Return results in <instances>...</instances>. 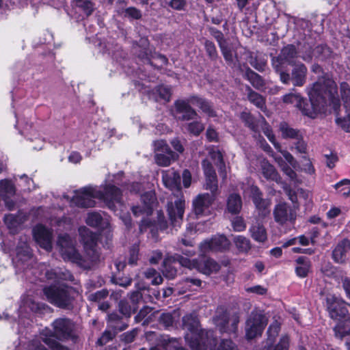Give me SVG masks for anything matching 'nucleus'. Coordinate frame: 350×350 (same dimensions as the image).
I'll return each instance as SVG.
<instances>
[{"instance_id": "obj_1", "label": "nucleus", "mask_w": 350, "mask_h": 350, "mask_svg": "<svg viewBox=\"0 0 350 350\" xmlns=\"http://www.w3.org/2000/svg\"><path fill=\"white\" fill-rule=\"evenodd\" d=\"M182 322L183 327L190 332V334H187L185 336V339L189 341V345L192 350L213 349L216 344L213 332L201 329L199 319L196 313L185 315Z\"/></svg>"}, {"instance_id": "obj_2", "label": "nucleus", "mask_w": 350, "mask_h": 350, "mask_svg": "<svg viewBox=\"0 0 350 350\" xmlns=\"http://www.w3.org/2000/svg\"><path fill=\"white\" fill-rule=\"evenodd\" d=\"M330 81L322 82L321 79L315 82L308 91L310 103L304 98L298 109L302 114L310 118H315L318 114L324 113L327 107V98L329 96L330 92L327 86Z\"/></svg>"}, {"instance_id": "obj_3", "label": "nucleus", "mask_w": 350, "mask_h": 350, "mask_svg": "<svg viewBox=\"0 0 350 350\" xmlns=\"http://www.w3.org/2000/svg\"><path fill=\"white\" fill-rule=\"evenodd\" d=\"M42 291L46 300L55 307L69 311L74 309L79 295L75 287L61 282L46 286Z\"/></svg>"}, {"instance_id": "obj_4", "label": "nucleus", "mask_w": 350, "mask_h": 350, "mask_svg": "<svg viewBox=\"0 0 350 350\" xmlns=\"http://www.w3.org/2000/svg\"><path fill=\"white\" fill-rule=\"evenodd\" d=\"M162 181L163 185L170 190H175L178 193L180 198L174 202V206L172 203L168 206V215L172 224L176 226L179 223V220H182L185 211V200L183 199L181 192V183L180 174L174 168L167 170H163Z\"/></svg>"}, {"instance_id": "obj_5", "label": "nucleus", "mask_w": 350, "mask_h": 350, "mask_svg": "<svg viewBox=\"0 0 350 350\" xmlns=\"http://www.w3.org/2000/svg\"><path fill=\"white\" fill-rule=\"evenodd\" d=\"M139 291H133L130 294L128 299H121L118 303V310L120 314L130 319L132 314L137 312L140 301L144 303L153 302V297L150 294V288H146L139 283L136 284Z\"/></svg>"}, {"instance_id": "obj_6", "label": "nucleus", "mask_w": 350, "mask_h": 350, "mask_svg": "<svg viewBox=\"0 0 350 350\" xmlns=\"http://www.w3.org/2000/svg\"><path fill=\"white\" fill-rule=\"evenodd\" d=\"M215 326L221 333L236 334L240 317L237 313L229 314L224 307H218L213 318Z\"/></svg>"}, {"instance_id": "obj_7", "label": "nucleus", "mask_w": 350, "mask_h": 350, "mask_svg": "<svg viewBox=\"0 0 350 350\" xmlns=\"http://www.w3.org/2000/svg\"><path fill=\"white\" fill-rule=\"evenodd\" d=\"M292 66L291 72L284 70L278 73L280 81L284 85H292L295 87H303L307 81L308 68L302 62H297Z\"/></svg>"}, {"instance_id": "obj_8", "label": "nucleus", "mask_w": 350, "mask_h": 350, "mask_svg": "<svg viewBox=\"0 0 350 350\" xmlns=\"http://www.w3.org/2000/svg\"><path fill=\"white\" fill-rule=\"evenodd\" d=\"M51 326L53 335L59 340H68L76 337L75 333V323L69 318H57L53 321Z\"/></svg>"}, {"instance_id": "obj_9", "label": "nucleus", "mask_w": 350, "mask_h": 350, "mask_svg": "<svg viewBox=\"0 0 350 350\" xmlns=\"http://www.w3.org/2000/svg\"><path fill=\"white\" fill-rule=\"evenodd\" d=\"M267 324L266 317L260 312L252 311L245 323V336L251 340L261 336Z\"/></svg>"}, {"instance_id": "obj_10", "label": "nucleus", "mask_w": 350, "mask_h": 350, "mask_svg": "<svg viewBox=\"0 0 350 350\" xmlns=\"http://www.w3.org/2000/svg\"><path fill=\"white\" fill-rule=\"evenodd\" d=\"M298 56V51L293 44H288L284 46L278 56L273 57L271 59V64L278 74V72L286 70L285 64H288L293 66L296 64L294 60Z\"/></svg>"}, {"instance_id": "obj_11", "label": "nucleus", "mask_w": 350, "mask_h": 350, "mask_svg": "<svg viewBox=\"0 0 350 350\" xmlns=\"http://www.w3.org/2000/svg\"><path fill=\"white\" fill-rule=\"evenodd\" d=\"M122 198V190L111 183L106 184L103 190H96V198L103 201L112 210L116 208V203L120 202Z\"/></svg>"}, {"instance_id": "obj_12", "label": "nucleus", "mask_w": 350, "mask_h": 350, "mask_svg": "<svg viewBox=\"0 0 350 350\" xmlns=\"http://www.w3.org/2000/svg\"><path fill=\"white\" fill-rule=\"evenodd\" d=\"M75 195L71 199V203L79 208L94 207L96 190L91 186L82 187L75 191Z\"/></svg>"}, {"instance_id": "obj_13", "label": "nucleus", "mask_w": 350, "mask_h": 350, "mask_svg": "<svg viewBox=\"0 0 350 350\" xmlns=\"http://www.w3.org/2000/svg\"><path fill=\"white\" fill-rule=\"evenodd\" d=\"M58 243L61 245V254L65 260L70 261L79 266L85 262L83 256L72 244L68 236L59 237Z\"/></svg>"}, {"instance_id": "obj_14", "label": "nucleus", "mask_w": 350, "mask_h": 350, "mask_svg": "<svg viewBox=\"0 0 350 350\" xmlns=\"http://www.w3.org/2000/svg\"><path fill=\"white\" fill-rule=\"evenodd\" d=\"M326 303L329 315L334 320H341L349 314L345 301L335 295H328Z\"/></svg>"}, {"instance_id": "obj_15", "label": "nucleus", "mask_w": 350, "mask_h": 350, "mask_svg": "<svg viewBox=\"0 0 350 350\" xmlns=\"http://www.w3.org/2000/svg\"><path fill=\"white\" fill-rule=\"evenodd\" d=\"M230 242L224 235H215L209 241L202 242L200 245V252L206 254L209 252H224L229 250Z\"/></svg>"}, {"instance_id": "obj_16", "label": "nucleus", "mask_w": 350, "mask_h": 350, "mask_svg": "<svg viewBox=\"0 0 350 350\" xmlns=\"http://www.w3.org/2000/svg\"><path fill=\"white\" fill-rule=\"evenodd\" d=\"M187 100L178 99L174 102L175 117L179 121H189L196 119L198 115Z\"/></svg>"}, {"instance_id": "obj_17", "label": "nucleus", "mask_w": 350, "mask_h": 350, "mask_svg": "<svg viewBox=\"0 0 350 350\" xmlns=\"http://www.w3.org/2000/svg\"><path fill=\"white\" fill-rule=\"evenodd\" d=\"M273 215L274 220L280 225L287 222L293 223L296 219V212L286 202H280L275 205Z\"/></svg>"}, {"instance_id": "obj_18", "label": "nucleus", "mask_w": 350, "mask_h": 350, "mask_svg": "<svg viewBox=\"0 0 350 350\" xmlns=\"http://www.w3.org/2000/svg\"><path fill=\"white\" fill-rule=\"evenodd\" d=\"M161 150L162 152L157 153L155 156V161L160 166H168L172 161L178 158V155L174 153L167 146L166 142L163 140L154 142V150Z\"/></svg>"}, {"instance_id": "obj_19", "label": "nucleus", "mask_w": 350, "mask_h": 350, "mask_svg": "<svg viewBox=\"0 0 350 350\" xmlns=\"http://www.w3.org/2000/svg\"><path fill=\"white\" fill-rule=\"evenodd\" d=\"M33 237L42 248L46 250H51L53 234L44 225H36L33 229Z\"/></svg>"}, {"instance_id": "obj_20", "label": "nucleus", "mask_w": 350, "mask_h": 350, "mask_svg": "<svg viewBox=\"0 0 350 350\" xmlns=\"http://www.w3.org/2000/svg\"><path fill=\"white\" fill-rule=\"evenodd\" d=\"M215 197L208 193H200L193 200V211L197 217L206 214L215 200Z\"/></svg>"}, {"instance_id": "obj_21", "label": "nucleus", "mask_w": 350, "mask_h": 350, "mask_svg": "<svg viewBox=\"0 0 350 350\" xmlns=\"http://www.w3.org/2000/svg\"><path fill=\"white\" fill-rule=\"evenodd\" d=\"M80 241L83 245V248L87 254H94L97 246L98 236L96 233L91 231L85 226H81L79 228Z\"/></svg>"}, {"instance_id": "obj_22", "label": "nucleus", "mask_w": 350, "mask_h": 350, "mask_svg": "<svg viewBox=\"0 0 350 350\" xmlns=\"http://www.w3.org/2000/svg\"><path fill=\"white\" fill-rule=\"evenodd\" d=\"M106 321L107 328L118 333L125 330L129 325V319L117 310L108 313Z\"/></svg>"}, {"instance_id": "obj_23", "label": "nucleus", "mask_w": 350, "mask_h": 350, "mask_svg": "<svg viewBox=\"0 0 350 350\" xmlns=\"http://www.w3.org/2000/svg\"><path fill=\"white\" fill-rule=\"evenodd\" d=\"M196 269L206 275L217 273L219 271L220 265L213 259L205 256L198 259Z\"/></svg>"}, {"instance_id": "obj_24", "label": "nucleus", "mask_w": 350, "mask_h": 350, "mask_svg": "<svg viewBox=\"0 0 350 350\" xmlns=\"http://www.w3.org/2000/svg\"><path fill=\"white\" fill-rule=\"evenodd\" d=\"M141 200L144 204L143 208L135 206L132 208L134 215L137 213H146L152 215L153 213V191L145 192L141 196Z\"/></svg>"}, {"instance_id": "obj_25", "label": "nucleus", "mask_w": 350, "mask_h": 350, "mask_svg": "<svg viewBox=\"0 0 350 350\" xmlns=\"http://www.w3.org/2000/svg\"><path fill=\"white\" fill-rule=\"evenodd\" d=\"M350 250V241L342 239L336 246L332 252L334 260L338 263H343L346 260L347 253Z\"/></svg>"}, {"instance_id": "obj_26", "label": "nucleus", "mask_w": 350, "mask_h": 350, "mask_svg": "<svg viewBox=\"0 0 350 350\" xmlns=\"http://www.w3.org/2000/svg\"><path fill=\"white\" fill-rule=\"evenodd\" d=\"M260 169L263 176L267 179L279 182L281 179L275 167L267 160L263 159L260 161Z\"/></svg>"}, {"instance_id": "obj_27", "label": "nucleus", "mask_w": 350, "mask_h": 350, "mask_svg": "<svg viewBox=\"0 0 350 350\" xmlns=\"http://www.w3.org/2000/svg\"><path fill=\"white\" fill-rule=\"evenodd\" d=\"M336 337L342 339L350 334V314H347L342 319L338 320V323L334 327Z\"/></svg>"}, {"instance_id": "obj_28", "label": "nucleus", "mask_w": 350, "mask_h": 350, "mask_svg": "<svg viewBox=\"0 0 350 350\" xmlns=\"http://www.w3.org/2000/svg\"><path fill=\"white\" fill-rule=\"evenodd\" d=\"M189 100L193 105H197L202 111L207 114L209 117H216V111L213 109L212 105L206 100L196 96L189 97Z\"/></svg>"}, {"instance_id": "obj_29", "label": "nucleus", "mask_w": 350, "mask_h": 350, "mask_svg": "<svg viewBox=\"0 0 350 350\" xmlns=\"http://www.w3.org/2000/svg\"><path fill=\"white\" fill-rule=\"evenodd\" d=\"M333 107L336 116V123L340 126L345 131L350 133V115L347 114L345 117H340L338 109L340 105L338 99L333 100Z\"/></svg>"}, {"instance_id": "obj_30", "label": "nucleus", "mask_w": 350, "mask_h": 350, "mask_svg": "<svg viewBox=\"0 0 350 350\" xmlns=\"http://www.w3.org/2000/svg\"><path fill=\"white\" fill-rule=\"evenodd\" d=\"M246 90L247 92V97L250 102L262 111H265V98L260 94L254 92L250 86L246 87Z\"/></svg>"}, {"instance_id": "obj_31", "label": "nucleus", "mask_w": 350, "mask_h": 350, "mask_svg": "<svg viewBox=\"0 0 350 350\" xmlns=\"http://www.w3.org/2000/svg\"><path fill=\"white\" fill-rule=\"evenodd\" d=\"M251 237L256 241L260 243L265 242L267 239V231L262 224L256 221L250 228Z\"/></svg>"}, {"instance_id": "obj_32", "label": "nucleus", "mask_w": 350, "mask_h": 350, "mask_svg": "<svg viewBox=\"0 0 350 350\" xmlns=\"http://www.w3.org/2000/svg\"><path fill=\"white\" fill-rule=\"evenodd\" d=\"M232 241L239 254H247L252 248L250 240L244 236H235Z\"/></svg>"}, {"instance_id": "obj_33", "label": "nucleus", "mask_w": 350, "mask_h": 350, "mask_svg": "<svg viewBox=\"0 0 350 350\" xmlns=\"http://www.w3.org/2000/svg\"><path fill=\"white\" fill-rule=\"evenodd\" d=\"M252 200L256 207L262 211H266L270 206V201L262 198V193L256 187L252 188Z\"/></svg>"}, {"instance_id": "obj_34", "label": "nucleus", "mask_w": 350, "mask_h": 350, "mask_svg": "<svg viewBox=\"0 0 350 350\" xmlns=\"http://www.w3.org/2000/svg\"><path fill=\"white\" fill-rule=\"evenodd\" d=\"M134 85L141 94V98L143 102L147 103L153 97V89L150 84L146 85L144 82L134 81Z\"/></svg>"}, {"instance_id": "obj_35", "label": "nucleus", "mask_w": 350, "mask_h": 350, "mask_svg": "<svg viewBox=\"0 0 350 350\" xmlns=\"http://www.w3.org/2000/svg\"><path fill=\"white\" fill-rule=\"evenodd\" d=\"M296 263L295 271L297 275L301 278L306 277L311 267L310 260L305 256H299L297 258Z\"/></svg>"}, {"instance_id": "obj_36", "label": "nucleus", "mask_w": 350, "mask_h": 350, "mask_svg": "<svg viewBox=\"0 0 350 350\" xmlns=\"http://www.w3.org/2000/svg\"><path fill=\"white\" fill-rule=\"evenodd\" d=\"M152 309L153 308L148 306H144L135 317V321L136 323L142 321L143 326L149 325L153 319V313L150 314Z\"/></svg>"}, {"instance_id": "obj_37", "label": "nucleus", "mask_w": 350, "mask_h": 350, "mask_svg": "<svg viewBox=\"0 0 350 350\" xmlns=\"http://www.w3.org/2000/svg\"><path fill=\"white\" fill-rule=\"evenodd\" d=\"M172 96V89L168 85H161L157 88L156 92H154V97L156 100L166 103H168Z\"/></svg>"}, {"instance_id": "obj_38", "label": "nucleus", "mask_w": 350, "mask_h": 350, "mask_svg": "<svg viewBox=\"0 0 350 350\" xmlns=\"http://www.w3.org/2000/svg\"><path fill=\"white\" fill-rule=\"evenodd\" d=\"M193 121L186 123L183 128L190 135L199 136L204 130V124L198 120H192Z\"/></svg>"}, {"instance_id": "obj_39", "label": "nucleus", "mask_w": 350, "mask_h": 350, "mask_svg": "<svg viewBox=\"0 0 350 350\" xmlns=\"http://www.w3.org/2000/svg\"><path fill=\"white\" fill-rule=\"evenodd\" d=\"M280 131L284 139H293L299 137L302 134L300 130L294 129L286 122H283L280 124Z\"/></svg>"}, {"instance_id": "obj_40", "label": "nucleus", "mask_w": 350, "mask_h": 350, "mask_svg": "<svg viewBox=\"0 0 350 350\" xmlns=\"http://www.w3.org/2000/svg\"><path fill=\"white\" fill-rule=\"evenodd\" d=\"M242 207V201L239 194L232 193L229 196L227 200V209L233 214L238 213Z\"/></svg>"}, {"instance_id": "obj_41", "label": "nucleus", "mask_w": 350, "mask_h": 350, "mask_svg": "<svg viewBox=\"0 0 350 350\" xmlns=\"http://www.w3.org/2000/svg\"><path fill=\"white\" fill-rule=\"evenodd\" d=\"M245 75L254 88L260 90L265 86V81L262 78L250 68H247Z\"/></svg>"}, {"instance_id": "obj_42", "label": "nucleus", "mask_w": 350, "mask_h": 350, "mask_svg": "<svg viewBox=\"0 0 350 350\" xmlns=\"http://www.w3.org/2000/svg\"><path fill=\"white\" fill-rule=\"evenodd\" d=\"M240 118L252 131L258 132V118L256 119L250 113L246 111L241 113Z\"/></svg>"}, {"instance_id": "obj_43", "label": "nucleus", "mask_w": 350, "mask_h": 350, "mask_svg": "<svg viewBox=\"0 0 350 350\" xmlns=\"http://www.w3.org/2000/svg\"><path fill=\"white\" fill-rule=\"evenodd\" d=\"M85 223L88 226L93 228H104L103 218L101 215L97 212L89 213L85 219Z\"/></svg>"}, {"instance_id": "obj_44", "label": "nucleus", "mask_w": 350, "mask_h": 350, "mask_svg": "<svg viewBox=\"0 0 350 350\" xmlns=\"http://www.w3.org/2000/svg\"><path fill=\"white\" fill-rule=\"evenodd\" d=\"M331 273H334V277L339 284H342V287L345 292L346 296L350 299V278L345 275L342 271H330Z\"/></svg>"}, {"instance_id": "obj_45", "label": "nucleus", "mask_w": 350, "mask_h": 350, "mask_svg": "<svg viewBox=\"0 0 350 350\" xmlns=\"http://www.w3.org/2000/svg\"><path fill=\"white\" fill-rule=\"evenodd\" d=\"M289 345V336L288 335H283L277 345L273 346V343H267V345L265 346L264 350H288Z\"/></svg>"}, {"instance_id": "obj_46", "label": "nucleus", "mask_w": 350, "mask_h": 350, "mask_svg": "<svg viewBox=\"0 0 350 350\" xmlns=\"http://www.w3.org/2000/svg\"><path fill=\"white\" fill-rule=\"evenodd\" d=\"M210 154L215 164L219 167L220 174L223 178H225L226 177V166L221 153L219 151L213 150L210 152Z\"/></svg>"}, {"instance_id": "obj_47", "label": "nucleus", "mask_w": 350, "mask_h": 350, "mask_svg": "<svg viewBox=\"0 0 350 350\" xmlns=\"http://www.w3.org/2000/svg\"><path fill=\"white\" fill-rule=\"evenodd\" d=\"M204 189L206 190H209L211 191L209 195L216 198L218 191V181L217 176L205 178Z\"/></svg>"}, {"instance_id": "obj_48", "label": "nucleus", "mask_w": 350, "mask_h": 350, "mask_svg": "<svg viewBox=\"0 0 350 350\" xmlns=\"http://www.w3.org/2000/svg\"><path fill=\"white\" fill-rule=\"evenodd\" d=\"M122 186L131 194H139L145 190V187L141 182H125Z\"/></svg>"}, {"instance_id": "obj_49", "label": "nucleus", "mask_w": 350, "mask_h": 350, "mask_svg": "<svg viewBox=\"0 0 350 350\" xmlns=\"http://www.w3.org/2000/svg\"><path fill=\"white\" fill-rule=\"evenodd\" d=\"M53 335V332L51 330L48 331L46 333L42 334V340L46 344L51 350H55L61 343L57 341Z\"/></svg>"}, {"instance_id": "obj_50", "label": "nucleus", "mask_w": 350, "mask_h": 350, "mask_svg": "<svg viewBox=\"0 0 350 350\" xmlns=\"http://www.w3.org/2000/svg\"><path fill=\"white\" fill-rule=\"evenodd\" d=\"M53 335V332L51 330L48 331L46 333L42 334V340L46 344L51 350H55L61 343L57 341Z\"/></svg>"}, {"instance_id": "obj_51", "label": "nucleus", "mask_w": 350, "mask_h": 350, "mask_svg": "<svg viewBox=\"0 0 350 350\" xmlns=\"http://www.w3.org/2000/svg\"><path fill=\"white\" fill-rule=\"evenodd\" d=\"M75 5L80 8L87 16L92 14L94 8V3L90 0H75Z\"/></svg>"}, {"instance_id": "obj_52", "label": "nucleus", "mask_w": 350, "mask_h": 350, "mask_svg": "<svg viewBox=\"0 0 350 350\" xmlns=\"http://www.w3.org/2000/svg\"><path fill=\"white\" fill-rule=\"evenodd\" d=\"M260 130L262 131L270 142H273L275 135L273 133L272 129L267 124L264 117L261 116L258 118V132H260Z\"/></svg>"}, {"instance_id": "obj_53", "label": "nucleus", "mask_w": 350, "mask_h": 350, "mask_svg": "<svg viewBox=\"0 0 350 350\" xmlns=\"http://www.w3.org/2000/svg\"><path fill=\"white\" fill-rule=\"evenodd\" d=\"M282 100L286 104H292L298 107L300 106L301 102L303 101V97L298 93L291 92L285 94Z\"/></svg>"}, {"instance_id": "obj_54", "label": "nucleus", "mask_w": 350, "mask_h": 350, "mask_svg": "<svg viewBox=\"0 0 350 350\" xmlns=\"http://www.w3.org/2000/svg\"><path fill=\"white\" fill-rule=\"evenodd\" d=\"M118 332H114L110 329H107L103 332L100 337L97 340L96 345L103 346L109 341H111L117 335Z\"/></svg>"}, {"instance_id": "obj_55", "label": "nucleus", "mask_w": 350, "mask_h": 350, "mask_svg": "<svg viewBox=\"0 0 350 350\" xmlns=\"http://www.w3.org/2000/svg\"><path fill=\"white\" fill-rule=\"evenodd\" d=\"M174 262H178L181 266L187 267L190 269H196L198 262V259L191 260L188 258L183 257L181 255H176L174 256Z\"/></svg>"}, {"instance_id": "obj_56", "label": "nucleus", "mask_w": 350, "mask_h": 350, "mask_svg": "<svg viewBox=\"0 0 350 350\" xmlns=\"http://www.w3.org/2000/svg\"><path fill=\"white\" fill-rule=\"evenodd\" d=\"M139 333L138 328H133L131 330L124 332L120 336V340L121 342L125 344H130L133 342Z\"/></svg>"}, {"instance_id": "obj_57", "label": "nucleus", "mask_w": 350, "mask_h": 350, "mask_svg": "<svg viewBox=\"0 0 350 350\" xmlns=\"http://www.w3.org/2000/svg\"><path fill=\"white\" fill-rule=\"evenodd\" d=\"M139 246L136 245H133L130 247L127 259L128 265L132 267L137 265L139 260Z\"/></svg>"}, {"instance_id": "obj_58", "label": "nucleus", "mask_w": 350, "mask_h": 350, "mask_svg": "<svg viewBox=\"0 0 350 350\" xmlns=\"http://www.w3.org/2000/svg\"><path fill=\"white\" fill-rule=\"evenodd\" d=\"M122 14L124 15V17L131 20H138L142 18L141 11L135 7H129L124 9Z\"/></svg>"}, {"instance_id": "obj_59", "label": "nucleus", "mask_w": 350, "mask_h": 350, "mask_svg": "<svg viewBox=\"0 0 350 350\" xmlns=\"http://www.w3.org/2000/svg\"><path fill=\"white\" fill-rule=\"evenodd\" d=\"M293 148L297 150V152L301 154H306L308 145L304 141L303 134L295 139L293 143Z\"/></svg>"}, {"instance_id": "obj_60", "label": "nucleus", "mask_w": 350, "mask_h": 350, "mask_svg": "<svg viewBox=\"0 0 350 350\" xmlns=\"http://www.w3.org/2000/svg\"><path fill=\"white\" fill-rule=\"evenodd\" d=\"M162 346L165 350H185L183 347L180 346L178 340L176 339L163 338L162 340Z\"/></svg>"}, {"instance_id": "obj_61", "label": "nucleus", "mask_w": 350, "mask_h": 350, "mask_svg": "<svg viewBox=\"0 0 350 350\" xmlns=\"http://www.w3.org/2000/svg\"><path fill=\"white\" fill-rule=\"evenodd\" d=\"M280 330V326L278 322H274L269 327L267 330L268 339L267 343H273L275 338L278 336Z\"/></svg>"}, {"instance_id": "obj_62", "label": "nucleus", "mask_w": 350, "mask_h": 350, "mask_svg": "<svg viewBox=\"0 0 350 350\" xmlns=\"http://www.w3.org/2000/svg\"><path fill=\"white\" fill-rule=\"evenodd\" d=\"M204 46L209 58L212 60L216 59L218 55L215 44L213 42L206 40L204 42Z\"/></svg>"}, {"instance_id": "obj_63", "label": "nucleus", "mask_w": 350, "mask_h": 350, "mask_svg": "<svg viewBox=\"0 0 350 350\" xmlns=\"http://www.w3.org/2000/svg\"><path fill=\"white\" fill-rule=\"evenodd\" d=\"M219 48H220L222 55L224 57V59L228 64H232L233 63V55H232L231 48L228 46V42H226L224 44H220Z\"/></svg>"}, {"instance_id": "obj_64", "label": "nucleus", "mask_w": 350, "mask_h": 350, "mask_svg": "<svg viewBox=\"0 0 350 350\" xmlns=\"http://www.w3.org/2000/svg\"><path fill=\"white\" fill-rule=\"evenodd\" d=\"M163 273L165 277L172 279L176 275V269L172 266L170 261H163V269L162 270Z\"/></svg>"}]
</instances>
